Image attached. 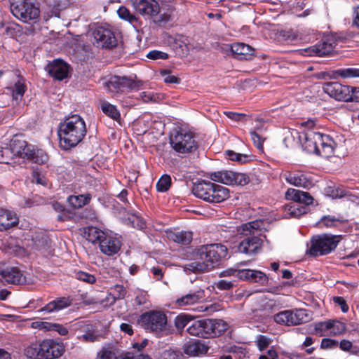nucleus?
Listing matches in <instances>:
<instances>
[{
    "label": "nucleus",
    "mask_w": 359,
    "mask_h": 359,
    "mask_svg": "<svg viewBox=\"0 0 359 359\" xmlns=\"http://www.w3.org/2000/svg\"><path fill=\"white\" fill-rule=\"evenodd\" d=\"M39 344H32L25 349V355L31 359H40Z\"/></svg>",
    "instance_id": "obj_49"
},
{
    "label": "nucleus",
    "mask_w": 359,
    "mask_h": 359,
    "mask_svg": "<svg viewBox=\"0 0 359 359\" xmlns=\"http://www.w3.org/2000/svg\"><path fill=\"white\" fill-rule=\"evenodd\" d=\"M333 79L359 78V68H341L333 71Z\"/></svg>",
    "instance_id": "obj_35"
},
{
    "label": "nucleus",
    "mask_w": 359,
    "mask_h": 359,
    "mask_svg": "<svg viewBox=\"0 0 359 359\" xmlns=\"http://www.w3.org/2000/svg\"><path fill=\"white\" fill-rule=\"evenodd\" d=\"M78 338L85 342H94L98 340L99 335L96 334L95 327L93 325L88 324L84 327V333Z\"/></svg>",
    "instance_id": "obj_41"
},
{
    "label": "nucleus",
    "mask_w": 359,
    "mask_h": 359,
    "mask_svg": "<svg viewBox=\"0 0 359 359\" xmlns=\"http://www.w3.org/2000/svg\"><path fill=\"white\" fill-rule=\"evenodd\" d=\"M0 276L1 279L10 284L20 285L26 282L25 276L16 267L0 270Z\"/></svg>",
    "instance_id": "obj_21"
},
{
    "label": "nucleus",
    "mask_w": 359,
    "mask_h": 359,
    "mask_svg": "<svg viewBox=\"0 0 359 359\" xmlns=\"http://www.w3.org/2000/svg\"><path fill=\"white\" fill-rule=\"evenodd\" d=\"M251 273L253 274L251 276L250 275L249 280L261 284H264L267 281V277L263 272L260 271L251 270Z\"/></svg>",
    "instance_id": "obj_52"
},
{
    "label": "nucleus",
    "mask_w": 359,
    "mask_h": 359,
    "mask_svg": "<svg viewBox=\"0 0 359 359\" xmlns=\"http://www.w3.org/2000/svg\"><path fill=\"white\" fill-rule=\"evenodd\" d=\"M170 144L179 154L191 153L197 148L193 133L182 128H175L170 133Z\"/></svg>",
    "instance_id": "obj_5"
},
{
    "label": "nucleus",
    "mask_w": 359,
    "mask_h": 359,
    "mask_svg": "<svg viewBox=\"0 0 359 359\" xmlns=\"http://www.w3.org/2000/svg\"><path fill=\"white\" fill-rule=\"evenodd\" d=\"M82 235L89 242L100 245L105 233L97 227L88 226L83 229Z\"/></svg>",
    "instance_id": "obj_29"
},
{
    "label": "nucleus",
    "mask_w": 359,
    "mask_h": 359,
    "mask_svg": "<svg viewBox=\"0 0 359 359\" xmlns=\"http://www.w3.org/2000/svg\"><path fill=\"white\" fill-rule=\"evenodd\" d=\"M121 243L118 238L105 233L100 241L99 248L100 251L108 256L116 254L121 249Z\"/></svg>",
    "instance_id": "obj_17"
},
{
    "label": "nucleus",
    "mask_w": 359,
    "mask_h": 359,
    "mask_svg": "<svg viewBox=\"0 0 359 359\" xmlns=\"http://www.w3.org/2000/svg\"><path fill=\"white\" fill-rule=\"evenodd\" d=\"M290 310H286L283 311H280L273 316V320L276 323L285 325H290Z\"/></svg>",
    "instance_id": "obj_48"
},
{
    "label": "nucleus",
    "mask_w": 359,
    "mask_h": 359,
    "mask_svg": "<svg viewBox=\"0 0 359 359\" xmlns=\"http://www.w3.org/2000/svg\"><path fill=\"white\" fill-rule=\"evenodd\" d=\"M233 175L231 185L244 186L250 182L249 176L245 173L233 172Z\"/></svg>",
    "instance_id": "obj_50"
},
{
    "label": "nucleus",
    "mask_w": 359,
    "mask_h": 359,
    "mask_svg": "<svg viewBox=\"0 0 359 359\" xmlns=\"http://www.w3.org/2000/svg\"><path fill=\"white\" fill-rule=\"evenodd\" d=\"M346 331V323L338 320H331L330 335L338 336L344 334Z\"/></svg>",
    "instance_id": "obj_43"
},
{
    "label": "nucleus",
    "mask_w": 359,
    "mask_h": 359,
    "mask_svg": "<svg viewBox=\"0 0 359 359\" xmlns=\"http://www.w3.org/2000/svg\"><path fill=\"white\" fill-rule=\"evenodd\" d=\"M233 176H234L233 172L231 170H221L210 174L211 180L228 185H231Z\"/></svg>",
    "instance_id": "obj_32"
},
{
    "label": "nucleus",
    "mask_w": 359,
    "mask_h": 359,
    "mask_svg": "<svg viewBox=\"0 0 359 359\" xmlns=\"http://www.w3.org/2000/svg\"><path fill=\"white\" fill-rule=\"evenodd\" d=\"M135 303L139 306L146 305L148 303L147 293L146 292L140 291L135 299Z\"/></svg>",
    "instance_id": "obj_61"
},
{
    "label": "nucleus",
    "mask_w": 359,
    "mask_h": 359,
    "mask_svg": "<svg viewBox=\"0 0 359 359\" xmlns=\"http://www.w3.org/2000/svg\"><path fill=\"white\" fill-rule=\"evenodd\" d=\"M93 36L97 46L111 48L116 46L117 40L114 32L108 28L99 27L93 32Z\"/></svg>",
    "instance_id": "obj_13"
},
{
    "label": "nucleus",
    "mask_w": 359,
    "mask_h": 359,
    "mask_svg": "<svg viewBox=\"0 0 359 359\" xmlns=\"http://www.w3.org/2000/svg\"><path fill=\"white\" fill-rule=\"evenodd\" d=\"M336 46V39L333 34H325L320 37V41L316 44V56L329 55Z\"/></svg>",
    "instance_id": "obj_18"
},
{
    "label": "nucleus",
    "mask_w": 359,
    "mask_h": 359,
    "mask_svg": "<svg viewBox=\"0 0 359 359\" xmlns=\"http://www.w3.org/2000/svg\"><path fill=\"white\" fill-rule=\"evenodd\" d=\"M147 57L151 60L162 59L165 60L168 57V55L166 53L160 50H151L147 54Z\"/></svg>",
    "instance_id": "obj_60"
},
{
    "label": "nucleus",
    "mask_w": 359,
    "mask_h": 359,
    "mask_svg": "<svg viewBox=\"0 0 359 359\" xmlns=\"http://www.w3.org/2000/svg\"><path fill=\"white\" fill-rule=\"evenodd\" d=\"M196 255L201 262H194L184 266L185 271L194 273L208 271L215 264L226 259L228 255L227 248L220 243L205 245L197 249Z\"/></svg>",
    "instance_id": "obj_1"
},
{
    "label": "nucleus",
    "mask_w": 359,
    "mask_h": 359,
    "mask_svg": "<svg viewBox=\"0 0 359 359\" xmlns=\"http://www.w3.org/2000/svg\"><path fill=\"white\" fill-rule=\"evenodd\" d=\"M324 194L332 198H342L346 195L345 190L336 187L334 185H329L324 188Z\"/></svg>",
    "instance_id": "obj_44"
},
{
    "label": "nucleus",
    "mask_w": 359,
    "mask_h": 359,
    "mask_svg": "<svg viewBox=\"0 0 359 359\" xmlns=\"http://www.w3.org/2000/svg\"><path fill=\"white\" fill-rule=\"evenodd\" d=\"M306 206H303L297 203L288 204L285 205L284 210L285 215H289L292 217H299L306 213Z\"/></svg>",
    "instance_id": "obj_39"
},
{
    "label": "nucleus",
    "mask_w": 359,
    "mask_h": 359,
    "mask_svg": "<svg viewBox=\"0 0 359 359\" xmlns=\"http://www.w3.org/2000/svg\"><path fill=\"white\" fill-rule=\"evenodd\" d=\"M335 142L328 135L316 133V154L329 158L334 154Z\"/></svg>",
    "instance_id": "obj_12"
},
{
    "label": "nucleus",
    "mask_w": 359,
    "mask_h": 359,
    "mask_svg": "<svg viewBox=\"0 0 359 359\" xmlns=\"http://www.w3.org/2000/svg\"><path fill=\"white\" fill-rule=\"evenodd\" d=\"M107 90L111 93H123L128 90L137 88L139 85L133 79L126 76H114L105 83Z\"/></svg>",
    "instance_id": "obj_10"
},
{
    "label": "nucleus",
    "mask_w": 359,
    "mask_h": 359,
    "mask_svg": "<svg viewBox=\"0 0 359 359\" xmlns=\"http://www.w3.org/2000/svg\"><path fill=\"white\" fill-rule=\"evenodd\" d=\"M191 318L187 315H179L175 319V325L178 330H183L190 322Z\"/></svg>",
    "instance_id": "obj_54"
},
{
    "label": "nucleus",
    "mask_w": 359,
    "mask_h": 359,
    "mask_svg": "<svg viewBox=\"0 0 359 359\" xmlns=\"http://www.w3.org/2000/svg\"><path fill=\"white\" fill-rule=\"evenodd\" d=\"M209 348L200 341H194L187 345L184 348V353L191 356H195L208 353Z\"/></svg>",
    "instance_id": "obj_33"
},
{
    "label": "nucleus",
    "mask_w": 359,
    "mask_h": 359,
    "mask_svg": "<svg viewBox=\"0 0 359 359\" xmlns=\"http://www.w3.org/2000/svg\"><path fill=\"white\" fill-rule=\"evenodd\" d=\"M71 304L72 300H70L68 297L57 298L56 299L47 304L43 308L37 310L36 312L39 315H42L46 313H50L65 309L69 306Z\"/></svg>",
    "instance_id": "obj_22"
},
{
    "label": "nucleus",
    "mask_w": 359,
    "mask_h": 359,
    "mask_svg": "<svg viewBox=\"0 0 359 359\" xmlns=\"http://www.w3.org/2000/svg\"><path fill=\"white\" fill-rule=\"evenodd\" d=\"M285 198L299 204L310 205L313 201V198L308 192L290 188L285 193Z\"/></svg>",
    "instance_id": "obj_23"
},
{
    "label": "nucleus",
    "mask_w": 359,
    "mask_h": 359,
    "mask_svg": "<svg viewBox=\"0 0 359 359\" xmlns=\"http://www.w3.org/2000/svg\"><path fill=\"white\" fill-rule=\"evenodd\" d=\"M26 89L25 80L20 75H16L13 83L7 88V90L12 95L13 100H15L16 102L22 100Z\"/></svg>",
    "instance_id": "obj_26"
},
{
    "label": "nucleus",
    "mask_w": 359,
    "mask_h": 359,
    "mask_svg": "<svg viewBox=\"0 0 359 359\" xmlns=\"http://www.w3.org/2000/svg\"><path fill=\"white\" fill-rule=\"evenodd\" d=\"M91 199L90 194H81V195H72L69 196L67 198V201L69 205L74 208H81L85 205L88 204Z\"/></svg>",
    "instance_id": "obj_37"
},
{
    "label": "nucleus",
    "mask_w": 359,
    "mask_h": 359,
    "mask_svg": "<svg viewBox=\"0 0 359 359\" xmlns=\"http://www.w3.org/2000/svg\"><path fill=\"white\" fill-rule=\"evenodd\" d=\"M168 238L180 244L188 245L192 241V233L190 231H170L167 233Z\"/></svg>",
    "instance_id": "obj_31"
},
{
    "label": "nucleus",
    "mask_w": 359,
    "mask_h": 359,
    "mask_svg": "<svg viewBox=\"0 0 359 359\" xmlns=\"http://www.w3.org/2000/svg\"><path fill=\"white\" fill-rule=\"evenodd\" d=\"M27 142L21 135H15L10 143L11 154L20 156L24 152Z\"/></svg>",
    "instance_id": "obj_34"
},
{
    "label": "nucleus",
    "mask_w": 359,
    "mask_h": 359,
    "mask_svg": "<svg viewBox=\"0 0 359 359\" xmlns=\"http://www.w3.org/2000/svg\"><path fill=\"white\" fill-rule=\"evenodd\" d=\"M53 323L46 321H34L31 324L34 329H39L43 331H52Z\"/></svg>",
    "instance_id": "obj_56"
},
{
    "label": "nucleus",
    "mask_w": 359,
    "mask_h": 359,
    "mask_svg": "<svg viewBox=\"0 0 359 359\" xmlns=\"http://www.w3.org/2000/svg\"><path fill=\"white\" fill-rule=\"evenodd\" d=\"M128 221L134 228L142 229L145 227V223L143 219L137 214H132L131 216L128 218Z\"/></svg>",
    "instance_id": "obj_51"
},
{
    "label": "nucleus",
    "mask_w": 359,
    "mask_h": 359,
    "mask_svg": "<svg viewBox=\"0 0 359 359\" xmlns=\"http://www.w3.org/2000/svg\"><path fill=\"white\" fill-rule=\"evenodd\" d=\"M181 356L180 351H176L172 349L165 350L163 353L164 359H180Z\"/></svg>",
    "instance_id": "obj_63"
},
{
    "label": "nucleus",
    "mask_w": 359,
    "mask_h": 359,
    "mask_svg": "<svg viewBox=\"0 0 359 359\" xmlns=\"http://www.w3.org/2000/svg\"><path fill=\"white\" fill-rule=\"evenodd\" d=\"M86 132L85 121L80 116L74 114L67 118L59 126L60 147L65 150L74 147L82 141Z\"/></svg>",
    "instance_id": "obj_2"
},
{
    "label": "nucleus",
    "mask_w": 359,
    "mask_h": 359,
    "mask_svg": "<svg viewBox=\"0 0 359 359\" xmlns=\"http://www.w3.org/2000/svg\"><path fill=\"white\" fill-rule=\"evenodd\" d=\"M344 223V220L341 217H336L331 215H324L320 220L316 222V228L323 229L325 228L337 227L339 224Z\"/></svg>",
    "instance_id": "obj_30"
},
{
    "label": "nucleus",
    "mask_w": 359,
    "mask_h": 359,
    "mask_svg": "<svg viewBox=\"0 0 359 359\" xmlns=\"http://www.w3.org/2000/svg\"><path fill=\"white\" fill-rule=\"evenodd\" d=\"M284 176L285 180L294 186L302 187L306 189L312 187V181L300 172H286Z\"/></svg>",
    "instance_id": "obj_25"
},
{
    "label": "nucleus",
    "mask_w": 359,
    "mask_h": 359,
    "mask_svg": "<svg viewBox=\"0 0 359 359\" xmlns=\"http://www.w3.org/2000/svg\"><path fill=\"white\" fill-rule=\"evenodd\" d=\"M117 13L121 19L128 21L130 23H134L138 20L135 15L132 14L130 11L124 6H121L118 9Z\"/></svg>",
    "instance_id": "obj_47"
},
{
    "label": "nucleus",
    "mask_w": 359,
    "mask_h": 359,
    "mask_svg": "<svg viewBox=\"0 0 359 359\" xmlns=\"http://www.w3.org/2000/svg\"><path fill=\"white\" fill-rule=\"evenodd\" d=\"M271 340L264 335H259L256 341L257 346L259 351H264L271 344Z\"/></svg>",
    "instance_id": "obj_57"
},
{
    "label": "nucleus",
    "mask_w": 359,
    "mask_h": 359,
    "mask_svg": "<svg viewBox=\"0 0 359 359\" xmlns=\"http://www.w3.org/2000/svg\"><path fill=\"white\" fill-rule=\"evenodd\" d=\"M138 324L147 330L158 334L166 330L167 317L163 312L151 311L140 316Z\"/></svg>",
    "instance_id": "obj_7"
},
{
    "label": "nucleus",
    "mask_w": 359,
    "mask_h": 359,
    "mask_svg": "<svg viewBox=\"0 0 359 359\" xmlns=\"http://www.w3.org/2000/svg\"><path fill=\"white\" fill-rule=\"evenodd\" d=\"M290 325L302 324L309 320V316L304 309L290 310Z\"/></svg>",
    "instance_id": "obj_38"
},
{
    "label": "nucleus",
    "mask_w": 359,
    "mask_h": 359,
    "mask_svg": "<svg viewBox=\"0 0 359 359\" xmlns=\"http://www.w3.org/2000/svg\"><path fill=\"white\" fill-rule=\"evenodd\" d=\"M231 50L235 57L238 60H248L252 55L254 52L251 46L243 43H233L231 47Z\"/></svg>",
    "instance_id": "obj_28"
},
{
    "label": "nucleus",
    "mask_w": 359,
    "mask_h": 359,
    "mask_svg": "<svg viewBox=\"0 0 359 359\" xmlns=\"http://www.w3.org/2000/svg\"><path fill=\"white\" fill-rule=\"evenodd\" d=\"M40 359H52L58 358L63 350L52 340H43L39 344Z\"/></svg>",
    "instance_id": "obj_16"
},
{
    "label": "nucleus",
    "mask_w": 359,
    "mask_h": 359,
    "mask_svg": "<svg viewBox=\"0 0 359 359\" xmlns=\"http://www.w3.org/2000/svg\"><path fill=\"white\" fill-rule=\"evenodd\" d=\"M46 70L54 79L61 81L68 76L69 66L63 61L56 60L47 65Z\"/></svg>",
    "instance_id": "obj_19"
},
{
    "label": "nucleus",
    "mask_w": 359,
    "mask_h": 359,
    "mask_svg": "<svg viewBox=\"0 0 359 359\" xmlns=\"http://www.w3.org/2000/svg\"><path fill=\"white\" fill-rule=\"evenodd\" d=\"M10 9L17 19L25 23L36 20L40 14L39 8L29 0H13Z\"/></svg>",
    "instance_id": "obj_6"
},
{
    "label": "nucleus",
    "mask_w": 359,
    "mask_h": 359,
    "mask_svg": "<svg viewBox=\"0 0 359 359\" xmlns=\"http://www.w3.org/2000/svg\"><path fill=\"white\" fill-rule=\"evenodd\" d=\"M302 131L299 139L304 151L309 154L314 151V121L308 119L301 123Z\"/></svg>",
    "instance_id": "obj_11"
},
{
    "label": "nucleus",
    "mask_w": 359,
    "mask_h": 359,
    "mask_svg": "<svg viewBox=\"0 0 359 359\" xmlns=\"http://www.w3.org/2000/svg\"><path fill=\"white\" fill-rule=\"evenodd\" d=\"M226 153L231 161H236L242 163L248 161L249 156L246 154L236 153L231 150L226 151Z\"/></svg>",
    "instance_id": "obj_55"
},
{
    "label": "nucleus",
    "mask_w": 359,
    "mask_h": 359,
    "mask_svg": "<svg viewBox=\"0 0 359 359\" xmlns=\"http://www.w3.org/2000/svg\"><path fill=\"white\" fill-rule=\"evenodd\" d=\"M251 138L255 144V146L259 149H262L263 148V142L264 140L262 138V137L257 134L256 132H251Z\"/></svg>",
    "instance_id": "obj_64"
},
{
    "label": "nucleus",
    "mask_w": 359,
    "mask_h": 359,
    "mask_svg": "<svg viewBox=\"0 0 359 359\" xmlns=\"http://www.w3.org/2000/svg\"><path fill=\"white\" fill-rule=\"evenodd\" d=\"M24 152L25 153L22 152V155H20V157L27 158L35 163L43 164L48 160V156L43 151L36 149L34 146L27 142L25 147Z\"/></svg>",
    "instance_id": "obj_20"
},
{
    "label": "nucleus",
    "mask_w": 359,
    "mask_h": 359,
    "mask_svg": "<svg viewBox=\"0 0 359 359\" xmlns=\"http://www.w3.org/2000/svg\"><path fill=\"white\" fill-rule=\"evenodd\" d=\"M321 84L323 92L330 97L338 101L348 102L350 100L351 86L343 85L337 81L325 82Z\"/></svg>",
    "instance_id": "obj_9"
},
{
    "label": "nucleus",
    "mask_w": 359,
    "mask_h": 359,
    "mask_svg": "<svg viewBox=\"0 0 359 359\" xmlns=\"http://www.w3.org/2000/svg\"><path fill=\"white\" fill-rule=\"evenodd\" d=\"M187 331L191 335L206 338L205 319L193 322Z\"/></svg>",
    "instance_id": "obj_36"
},
{
    "label": "nucleus",
    "mask_w": 359,
    "mask_h": 359,
    "mask_svg": "<svg viewBox=\"0 0 359 359\" xmlns=\"http://www.w3.org/2000/svg\"><path fill=\"white\" fill-rule=\"evenodd\" d=\"M216 287L221 290H227L233 287V284L231 281L220 280L215 283Z\"/></svg>",
    "instance_id": "obj_62"
},
{
    "label": "nucleus",
    "mask_w": 359,
    "mask_h": 359,
    "mask_svg": "<svg viewBox=\"0 0 359 359\" xmlns=\"http://www.w3.org/2000/svg\"><path fill=\"white\" fill-rule=\"evenodd\" d=\"M355 33L353 31L347 30L346 32H339L335 34H333V36L336 39V44L337 42H346L348 40L353 39L355 36Z\"/></svg>",
    "instance_id": "obj_53"
},
{
    "label": "nucleus",
    "mask_w": 359,
    "mask_h": 359,
    "mask_svg": "<svg viewBox=\"0 0 359 359\" xmlns=\"http://www.w3.org/2000/svg\"><path fill=\"white\" fill-rule=\"evenodd\" d=\"M338 345L339 342L337 340L324 338L321 341L320 348L322 349H334L338 347Z\"/></svg>",
    "instance_id": "obj_58"
},
{
    "label": "nucleus",
    "mask_w": 359,
    "mask_h": 359,
    "mask_svg": "<svg viewBox=\"0 0 359 359\" xmlns=\"http://www.w3.org/2000/svg\"><path fill=\"white\" fill-rule=\"evenodd\" d=\"M264 226V221L261 219L242 224L238 231L245 237L240 242L238 251L248 255L257 254L262 245V241L259 236H262V232L266 230Z\"/></svg>",
    "instance_id": "obj_3"
},
{
    "label": "nucleus",
    "mask_w": 359,
    "mask_h": 359,
    "mask_svg": "<svg viewBox=\"0 0 359 359\" xmlns=\"http://www.w3.org/2000/svg\"><path fill=\"white\" fill-rule=\"evenodd\" d=\"M100 108L102 112L111 118L115 121L119 119L121 114L115 105H113L107 101H101Z\"/></svg>",
    "instance_id": "obj_40"
},
{
    "label": "nucleus",
    "mask_w": 359,
    "mask_h": 359,
    "mask_svg": "<svg viewBox=\"0 0 359 359\" xmlns=\"http://www.w3.org/2000/svg\"><path fill=\"white\" fill-rule=\"evenodd\" d=\"M172 184V180L169 175L165 174L161 177L156 183V190L159 192L167 191Z\"/></svg>",
    "instance_id": "obj_45"
},
{
    "label": "nucleus",
    "mask_w": 359,
    "mask_h": 359,
    "mask_svg": "<svg viewBox=\"0 0 359 359\" xmlns=\"http://www.w3.org/2000/svg\"><path fill=\"white\" fill-rule=\"evenodd\" d=\"M18 218L15 212L0 209V231H4L15 226Z\"/></svg>",
    "instance_id": "obj_27"
},
{
    "label": "nucleus",
    "mask_w": 359,
    "mask_h": 359,
    "mask_svg": "<svg viewBox=\"0 0 359 359\" xmlns=\"http://www.w3.org/2000/svg\"><path fill=\"white\" fill-rule=\"evenodd\" d=\"M192 193L196 197L211 203L223 202L230 196L226 187L208 180L194 184Z\"/></svg>",
    "instance_id": "obj_4"
},
{
    "label": "nucleus",
    "mask_w": 359,
    "mask_h": 359,
    "mask_svg": "<svg viewBox=\"0 0 359 359\" xmlns=\"http://www.w3.org/2000/svg\"><path fill=\"white\" fill-rule=\"evenodd\" d=\"M331 320L316 323V332L321 336L330 335Z\"/></svg>",
    "instance_id": "obj_46"
},
{
    "label": "nucleus",
    "mask_w": 359,
    "mask_h": 359,
    "mask_svg": "<svg viewBox=\"0 0 359 359\" xmlns=\"http://www.w3.org/2000/svg\"><path fill=\"white\" fill-rule=\"evenodd\" d=\"M76 278L78 280L86 282L88 283H93L95 282L96 280L93 275H91L83 271H78L76 273Z\"/></svg>",
    "instance_id": "obj_59"
},
{
    "label": "nucleus",
    "mask_w": 359,
    "mask_h": 359,
    "mask_svg": "<svg viewBox=\"0 0 359 359\" xmlns=\"http://www.w3.org/2000/svg\"><path fill=\"white\" fill-rule=\"evenodd\" d=\"M341 241V236L323 233L316 236V255H325L334 251Z\"/></svg>",
    "instance_id": "obj_8"
},
{
    "label": "nucleus",
    "mask_w": 359,
    "mask_h": 359,
    "mask_svg": "<svg viewBox=\"0 0 359 359\" xmlns=\"http://www.w3.org/2000/svg\"><path fill=\"white\" fill-rule=\"evenodd\" d=\"M205 297V292L199 289L194 292L184 295L176 300V304L180 306H191L194 304L201 303L204 301Z\"/></svg>",
    "instance_id": "obj_24"
},
{
    "label": "nucleus",
    "mask_w": 359,
    "mask_h": 359,
    "mask_svg": "<svg viewBox=\"0 0 359 359\" xmlns=\"http://www.w3.org/2000/svg\"><path fill=\"white\" fill-rule=\"evenodd\" d=\"M113 293H110L107 297V299L110 301V304L115 302L116 299H123L126 294V288L121 285H116L111 288Z\"/></svg>",
    "instance_id": "obj_42"
},
{
    "label": "nucleus",
    "mask_w": 359,
    "mask_h": 359,
    "mask_svg": "<svg viewBox=\"0 0 359 359\" xmlns=\"http://www.w3.org/2000/svg\"><path fill=\"white\" fill-rule=\"evenodd\" d=\"M229 325L221 319H205L206 338L220 336L227 330Z\"/></svg>",
    "instance_id": "obj_15"
},
{
    "label": "nucleus",
    "mask_w": 359,
    "mask_h": 359,
    "mask_svg": "<svg viewBox=\"0 0 359 359\" xmlns=\"http://www.w3.org/2000/svg\"><path fill=\"white\" fill-rule=\"evenodd\" d=\"M133 8L144 16H156L160 11L156 0H132Z\"/></svg>",
    "instance_id": "obj_14"
}]
</instances>
